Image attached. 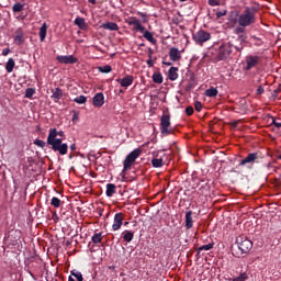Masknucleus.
Segmentation results:
<instances>
[{
	"label": "nucleus",
	"mask_w": 281,
	"mask_h": 281,
	"mask_svg": "<svg viewBox=\"0 0 281 281\" xmlns=\"http://www.w3.org/2000/svg\"><path fill=\"white\" fill-rule=\"evenodd\" d=\"M256 14H258V9L247 7L240 14L235 13V18L231 15V23H237L241 27H250V25L256 24Z\"/></svg>",
	"instance_id": "obj_1"
},
{
	"label": "nucleus",
	"mask_w": 281,
	"mask_h": 281,
	"mask_svg": "<svg viewBox=\"0 0 281 281\" xmlns=\"http://www.w3.org/2000/svg\"><path fill=\"white\" fill-rule=\"evenodd\" d=\"M47 144L50 146L54 153H59V155H67L69 150V145L63 143V138H56V134H50L47 136Z\"/></svg>",
	"instance_id": "obj_2"
},
{
	"label": "nucleus",
	"mask_w": 281,
	"mask_h": 281,
	"mask_svg": "<svg viewBox=\"0 0 281 281\" xmlns=\"http://www.w3.org/2000/svg\"><path fill=\"white\" fill-rule=\"evenodd\" d=\"M232 47H234V44L231 43H223L220 46H214L213 54L216 60H227V57L232 56Z\"/></svg>",
	"instance_id": "obj_3"
},
{
	"label": "nucleus",
	"mask_w": 281,
	"mask_h": 281,
	"mask_svg": "<svg viewBox=\"0 0 281 281\" xmlns=\"http://www.w3.org/2000/svg\"><path fill=\"white\" fill-rule=\"evenodd\" d=\"M236 244L240 252H236V256H243V254H249L254 248V243L250 241L247 236H238L236 238Z\"/></svg>",
	"instance_id": "obj_4"
},
{
	"label": "nucleus",
	"mask_w": 281,
	"mask_h": 281,
	"mask_svg": "<svg viewBox=\"0 0 281 281\" xmlns=\"http://www.w3.org/2000/svg\"><path fill=\"white\" fill-rule=\"evenodd\" d=\"M245 27L247 26H237L235 29V34H237V43L239 44H234V49H236V52H241L243 49H245V41H247V35H245Z\"/></svg>",
	"instance_id": "obj_5"
},
{
	"label": "nucleus",
	"mask_w": 281,
	"mask_h": 281,
	"mask_svg": "<svg viewBox=\"0 0 281 281\" xmlns=\"http://www.w3.org/2000/svg\"><path fill=\"white\" fill-rule=\"evenodd\" d=\"M160 133L165 137L168 135H172L175 133V128L170 127V114H164L160 119Z\"/></svg>",
	"instance_id": "obj_6"
},
{
	"label": "nucleus",
	"mask_w": 281,
	"mask_h": 281,
	"mask_svg": "<svg viewBox=\"0 0 281 281\" xmlns=\"http://www.w3.org/2000/svg\"><path fill=\"white\" fill-rule=\"evenodd\" d=\"M142 155V149L140 148H136L133 151H131L125 160L123 161V172H126V170H128L131 168V166H133V164H135V160Z\"/></svg>",
	"instance_id": "obj_7"
},
{
	"label": "nucleus",
	"mask_w": 281,
	"mask_h": 281,
	"mask_svg": "<svg viewBox=\"0 0 281 281\" xmlns=\"http://www.w3.org/2000/svg\"><path fill=\"white\" fill-rule=\"evenodd\" d=\"M192 38L196 45H203V43H207L212 38V34L207 31L200 30L193 33Z\"/></svg>",
	"instance_id": "obj_8"
},
{
	"label": "nucleus",
	"mask_w": 281,
	"mask_h": 281,
	"mask_svg": "<svg viewBox=\"0 0 281 281\" xmlns=\"http://www.w3.org/2000/svg\"><path fill=\"white\" fill-rule=\"evenodd\" d=\"M166 150L159 151L156 158L151 159L153 168H161L164 164L168 160V156L165 154Z\"/></svg>",
	"instance_id": "obj_9"
},
{
	"label": "nucleus",
	"mask_w": 281,
	"mask_h": 281,
	"mask_svg": "<svg viewBox=\"0 0 281 281\" xmlns=\"http://www.w3.org/2000/svg\"><path fill=\"white\" fill-rule=\"evenodd\" d=\"M258 65H260V56H246V71H251V69H254V67H258Z\"/></svg>",
	"instance_id": "obj_10"
},
{
	"label": "nucleus",
	"mask_w": 281,
	"mask_h": 281,
	"mask_svg": "<svg viewBox=\"0 0 281 281\" xmlns=\"http://www.w3.org/2000/svg\"><path fill=\"white\" fill-rule=\"evenodd\" d=\"M56 60L63 65H76V63H78V58L74 55H59L56 57Z\"/></svg>",
	"instance_id": "obj_11"
},
{
	"label": "nucleus",
	"mask_w": 281,
	"mask_h": 281,
	"mask_svg": "<svg viewBox=\"0 0 281 281\" xmlns=\"http://www.w3.org/2000/svg\"><path fill=\"white\" fill-rule=\"evenodd\" d=\"M258 161V153L248 154L243 160H240L239 166H254Z\"/></svg>",
	"instance_id": "obj_12"
},
{
	"label": "nucleus",
	"mask_w": 281,
	"mask_h": 281,
	"mask_svg": "<svg viewBox=\"0 0 281 281\" xmlns=\"http://www.w3.org/2000/svg\"><path fill=\"white\" fill-rule=\"evenodd\" d=\"M13 41L15 45H23V43H25V33L22 27L15 30Z\"/></svg>",
	"instance_id": "obj_13"
},
{
	"label": "nucleus",
	"mask_w": 281,
	"mask_h": 281,
	"mask_svg": "<svg viewBox=\"0 0 281 281\" xmlns=\"http://www.w3.org/2000/svg\"><path fill=\"white\" fill-rule=\"evenodd\" d=\"M124 223V213H116L114 215V222L112 225L113 232H117L120 227H122V224Z\"/></svg>",
	"instance_id": "obj_14"
},
{
	"label": "nucleus",
	"mask_w": 281,
	"mask_h": 281,
	"mask_svg": "<svg viewBox=\"0 0 281 281\" xmlns=\"http://www.w3.org/2000/svg\"><path fill=\"white\" fill-rule=\"evenodd\" d=\"M169 58L173 63H177V60H181V52L177 47H171L169 49Z\"/></svg>",
	"instance_id": "obj_15"
},
{
	"label": "nucleus",
	"mask_w": 281,
	"mask_h": 281,
	"mask_svg": "<svg viewBox=\"0 0 281 281\" xmlns=\"http://www.w3.org/2000/svg\"><path fill=\"white\" fill-rule=\"evenodd\" d=\"M93 105L97 108L104 106V93L98 92L92 99Z\"/></svg>",
	"instance_id": "obj_16"
},
{
	"label": "nucleus",
	"mask_w": 281,
	"mask_h": 281,
	"mask_svg": "<svg viewBox=\"0 0 281 281\" xmlns=\"http://www.w3.org/2000/svg\"><path fill=\"white\" fill-rule=\"evenodd\" d=\"M116 82H119L121 87L128 89V87L133 85V76L127 75L123 79H116Z\"/></svg>",
	"instance_id": "obj_17"
},
{
	"label": "nucleus",
	"mask_w": 281,
	"mask_h": 281,
	"mask_svg": "<svg viewBox=\"0 0 281 281\" xmlns=\"http://www.w3.org/2000/svg\"><path fill=\"white\" fill-rule=\"evenodd\" d=\"M194 226V220H192V211L186 212L184 227L186 229H192Z\"/></svg>",
	"instance_id": "obj_18"
},
{
	"label": "nucleus",
	"mask_w": 281,
	"mask_h": 281,
	"mask_svg": "<svg viewBox=\"0 0 281 281\" xmlns=\"http://www.w3.org/2000/svg\"><path fill=\"white\" fill-rule=\"evenodd\" d=\"M52 94V100H54V102H58L60 100H63V89L60 88H54L50 90Z\"/></svg>",
	"instance_id": "obj_19"
},
{
	"label": "nucleus",
	"mask_w": 281,
	"mask_h": 281,
	"mask_svg": "<svg viewBox=\"0 0 281 281\" xmlns=\"http://www.w3.org/2000/svg\"><path fill=\"white\" fill-rule=\"evenodd\" d=\"M179 68L172 66L169 68V71H168V78L169 80H171V82H175V80H177V78H179Z\"/></svg>",
	"instance_id": "obj_20"
},
{
	"label": "nucleus",
	"mask_w": 281,
	"mask_h": 281,
	"mask_svg": "<svg viewBox=\"0 0 281 281\" xmlns=\"http://www.w3.org/2000/svg\"><path fill=\"white\" fill-rule=\"evenodd\" d=\"M122 238L124 240V243H132L133 238H135V233H133V231H124L122 233Z\"/></svg>",
	"instance_id": "obj_21"
},
{
	"label": "nucleus",
	"mask_w": 281,
	"mask_h": 281,
	"mask_svg": "<svg viewBox=\"0 0 281 281\" xmlns=\"http://www.w3.org/2000/svg\"><path fill=\"white\" fill-rule=\"evenodd\" d=\"M103 30H110L111 32H117L120 30V26H117V23L115 22H106L102 24Z\"/></svg>",
	"instance_id": "obj_22"
},
{
	"label": "nucleus",
	"mask_w": 281,
	"mask_h": 281,
	"mask_svg": "<svg viewBox=\"0 0 281 281\" xmlns=\"http://www.w3.org/2000/svg\"><path fill=\"white\" fill-rule=\"evenodd\" d=\"M45 38H47V23H43L40 27V41L41 43L45 42Z\"/></svg>",
	"instance_id": "obj_23"
},
{
	"label": "nucleus",
	"mask_w": 281,
	"mask_h": 281,
	"mask_svg": "<svg viewBox=\"0 0 281 281\" xmlns=\"http://www.w3.org/2000/svg\"><path fill=\"white\" fill-rule=\"evenodd\" d=\"M144 38H146V41H148L149 43H151V45H157V41L155 40V37L153 36V33L150 31H146V29L144 30V32H142Z\"/></svg>",
	"instance_id": "obj_24"
},
{
	"label": "nucleus",
	"mask_w": 281,
	"mask_h": 281,
	"mask_svg": "<svg viewBox=\"0 0 281 281\" xmlns=\"http://www.w3.org/2000/svg\"><path fill=\"white\" fill-rule=\"evenodd\" d=\"M130 25H134V30L136 32H144V30H146V27H144V25H142V22H139V20H132L130 21Z\"/></svg>",
	"instance_id": "obj_25"
},
{
	"label": "nucleus",
	"mask_w": 281,
	"mask_h": 281,
	"mask_svg": "<svg viewBox=\"0 0 281 281\" xmlns=\"http://www.w3.org/2000/svg\"><path fill=\"white\" fill-rule=\"evenodd\" d=\"M16 63L14 61L13 58H9V60L5 64V69L8 74H12L14 71Z\"/></svg>",
	"instance_id": "obj_26"
},
{
	"label": "nucleus",
	"mask_w": 281,
	"mask_h": 281,
	"mask_svg": "<svg viewBox=\"0 0 281 281\" xmlns=\"http://www.w3.org/2000/svg\"><path fill=\"white\" fill-rule=\"evenodd\" d=\"M115 192H117L115 184L108 183L106 191H105L106 196L111 198V196H113V194H115Z\"/></svg>",
	"instance_id": "obj_27"
},
{
	"label": "nucleus",
	"mask_w": 281,
	"mask_h": 281,
	"mask_svg": "<svg viewBox=\"0 0 281 281\" xmlns=\"http://www.w3.org/2000/svg\"><path fill=\"white\" fill-rule=\"evenodd\" d=\"M75 25H78L80 30H86L87 29V23L85 22L83 18H76L75 19Z\"/></svg>",
	"instance_id": "obj_28"
},
{
	"label": "nucleus",
	"mask_w": 281,
	"mask_h": 281,
	"mask_svg": "<svg viewBox=\"0 0 281 281\" xmlns=\"http://www.w3.org/2000/svg\"><path fill=\"white\" fill-rule=\"evenodd\" d=\"M151 78L156 85H161L164 82V75H161V72H154Z\"/></svg>",
	"instance_id": "obj_29"
},
{
	"label": "nucleus",
	"mask_w": 281,
	"mask_h": 281,
	"mask_svg": "<svg viewBox=\"0 0 281 281\" xmlns=\"http://www.w3.org/2000/svg\"><path fill=\"white\" fill-rule=\"evenodd\" d=\"M207 98H216L218 95V90L216 88H210L205 91Z\"/></svg>",
	"instance_id": "obj_30"
},
{
	"label": "nucleus",
	"mask_w": 281,
	"mask_h": 281,
	"mask_svg": "<svg viewBox=\"0 0 281 281\" xmlns=\"http://www.w3.org/2000/svg\"><path fill=\"white\" fill-rule=\"evenodd\" d=\"M54 134H55V139H58V136L65 137V132L58 131L56 128H50L48 135H54Z\"/></svg>",
	"instance_id": "obj_31"
},
{
	"label": "nucleus",
	"mask_w": 281,
	"mask_h": 281,
	"mask_svg": "<svg viewBox=\"0 0 281 281\" xmlns=\"http://www.w3.org/2000/svg\"><path fill=\"white\" fill-rule=\"evenodd\" d=\"M50 205L53 207H60V205H63V201H60V199H58L57 196H53L50 200Z\"/></svg>",
	"instance_id": "obj_32"
},
{
	"label": "nucleus",
	"mask_w": 281,
	"mask_h": 281,
	"mask_svg": "<svg viewBox=\"0 0 281 281\" xmlns=\"http://www.w3.org/2000/svg\"><path fill=\"white\" fill-rule=\"evenodd\" d=\"M92 243L94 245H98L100 243H102V233H95L92 238H91Z\"/></svg>",
	"instance_id": "obj_33"
},
{
	"label": "nucleus",
	"mask_w": 281,
	"mask_h": 281,
	"mask_svg": "<svg viewBox=\"0 0 281 281\" xmlns=\"http://www.w3.org/2000/svg\"><path fill=\"white\" fill-rule=\"evenodd\" d=\"M247 280H249V274H247V272H243L238 277L232 279V281H247Z\"/></svg>",
	"instance_id": "obj_34"
},
{
	"label": "nucleus",
	"mask_w": 281,
	"mask_h": 281,
	"mask_svg": "<svg viewBox=\"0 0 281 281\" xmlns=\"http://www.w3.org/2000/svg\"><path fill=\"white\" fill-rule=\"evenodd\" d=\"M211 249H214V243H210V244L200 246L199 252L200 251H210Z\"/></svg>",
	"instance_id": "obj_35"
},
{
	"label": "nucleus",
	"mask_w": 281,
	"mask_h": 281,
	"mask_svg": "<svg viewBox=\"0 0 281 281\" xmlns=\"http://www.w3.org/2000/svg\"><path fill=\"white\" fill-rule=\"evenodd\" d=\"M70 274L74 276V278H76L77 281H83L85 280V278L82 277V272H80L78 270L70 271Z\"/></svg>",
	"instance_id": "obj_36"
},
{
	"label": "nucleus",
	"mask_w": 281,
	"mask_h": 281,
	"mask_svg": "<svg viewBox=\"0 0 281 281\" xmlns=\"http://www.w3.org/2000/svg\"><path fill=\"white\" fill-rule=\"evenodd\" d=\"M251 41H254V45L256 46V47H262V38H260V37H258V36H256V35H252L251 36Z\"/></svg>",
	"instance_id": "obj_37"
},
{
	"label": "nucleus",
	"mask_w": 281,
	"mask_h": 281,
	"mask_svg": "<svg viewBox=\"0 0 281 281\" xmlns=\"http://www.w3.org/2000/svg\"><path fill=\"white\" fill-rule=\"evenodd\" d=\"M23 8H25V4L16 2L13 4L12 10L13 12H23Z\"/></svg>",
	"instance_id": "obj_38"
},
{
	"label": "nucleus",
	"mask_w": 281,
	"mask_h": 281,
	"mask_svg": "<svg viewBox=\"0 0 281 281\" xmlns=\"http://www.w3.org/2000/svg\"><path fill=\"white\" fill-rule=\"evenodd\" d=\"M99 71L101 74H111V71H113V68H111V66H109V65L100 66Z\"/></svg>",
	"instance_id": "obj_39"
},
{
	"label": "nucleus",
	"mask_w": 281,
	"mask_h": 281,
	"mask_svg": "<svg viewBox=\"0 0 281 281\" xmlns=\"http://www.w3.org/2000/svg\"><path fill=\"white\" fill-rule=\"evenodd\" d=\"M34 93H36V89L27 88L25 91V98H27L29 100H32V98L34 97Z\"/></svg>",
	"instance_id": "obj_40"
},
{
	"label": "nucleus",
	"mask_w": 281,
	"mask_h": 281,
	"mask_svg": "<svg viewBox=\"0 0 281 281\" xmlns=\"http://www.w3.org/2000/svg\"><path fill=\"white\" fill-rule=\"evenodd\" d=\"M74 102H76L77 104H85V102H87V97L85 95L76 97L74 99Z\"/></svg>",
	"instance_id": "obj_41"
},
{
	"label": "nucleus",
	"mask_w": 281,
	"mask_h": 281,
	"mask_svg": "<svg viewBox=\"0 0 281 281\" xmlns=\"http://www.w3.org/2000/svg\"><path fill=\"white\" fill-rule=\"evenodd\" d=\"M34 144H35V146H38L40 148H45V146H47V143H45V140H41V139H35Z\"/></svg>",
	"instance_id": "obj_42"
},
{
	"label": "nucleus",
	"mask_w": 281,
	"mask_h": 281,
	"mask_svg": "<svg viewBox=\"0 0 281 281\" xmlns=\"http://www.w3.org/2000/svg\"><path fill=\"white\" fill-rule=\"evenodd\" d=\"M194 109L198 111V113H201V110L203 109V103L201 101H195Z\"/></svg>",
	"instance_id": "obj_43"
},
{
	"label": "nucleus",
	"mask_w": 281,
	"mask_h": 281,
	"mask_svg": "<svg viewBox=\"0 0 281 281\" xmlns=\"http://www.w3.org/2000/svg\"><path fill=\"white\" fill-rule=\"evenodd\" d=\"M281 89L277 88L272 92V100H278V95H280Z\"/></svg>",
	"instance_id": "obj_44"
},
{
	"label": "nucleus",
	"mask_w": 281,
	"mask_h": 281,
	"mask_svg": "<svg viewBox=\"0 0 281 281\" xmlns=\"http://www.w3.org/2000/svg\"><path fill=\"white\" fill-rule=\"evenodd\" d=\"M184 113H187V115H193L194 108H192V105L187 106Z\"/></svg>",
	"instance_id": "obj_45"
},
{
	"label": "nucleus",
	"mask_w": 281,
	"mask_h": 281,
	"mask_svg": "<svg viewBox=\"0 0 281 281\" xmlns=\"http://www.w3.org/2000/svg\"><path fill=\"white\" fill-rule=\"evenodd\" d=\"M209 5H212V7L221 5V2L218 0H209Z\"/></svg>",
	"instance_id": "obj_46"
},
{
	"label": "nucleus",
	"mask_w": 281,
	"mask_h": 281,
	"mask_svg": "<svg viewBox=\"0 0 281 281\" xmlns=\"http://www.w3.org/2000/svg\"><path fill=\"white\" fill-rule=\"evenodd\" d=\"M225 14H227L226 10L220 11V12L216 13V18L221 19V16H225Z\"/></svg>",
	"instance_id": "obj_47"
},
{
	"label": "nucleus",
	"mask_w": 281,
	"mask_h": 281,
	"mask_svg": "<svg viewBox=\"0 0 281 281\" xmlns=\"http://www.w3.org/2000/svg\"><path fill=\"white\" fill-rule=\"evenodd\" d=\"M265 93V88L262 86H259L257 89V95H262Z\"/></svg>",
	"instance_id": "obj_48"
},
{
	"label": "nucleus",
	"mask_w": 281,
	"mask_h": 281,
	"mask_svg": "<svg viewBox=\"0 0 281 281\" xmlns=\"http://www.w3.org/2000/svg\"><path fill=\"white\" fill-rule=\"evenodd\" d=\"M272 124L276 126V128H281V122L276 121V119L272 117Z\"/></svg>",
	"instance_id": "obj_49"
},
{
	"label": "nucleus",
	"mask_w": 281,
	"mask_h": 281,
	"mask_svg": "<svg viewBox=\"0 0 281 281\" xmlns=\"http://www.w3.org/2000/svg\"><path fill=\"white\" fill-rule=\"evenodd\" d=\"M153 54H155V50L153 48H148V58H153Z\"/></svg>",
	"instance_id": "obj_50"
},
{
	"label": "nucleus",
	"mask_w": 281,
	"mask_h": 281,
	"mask_svg": "<svg viewBox=\"0 0 281 281\" xmlns=\"http://www.w3.org/2000/svg\"><path fill=\"white\" fill-rule=\"evenodd\" d=\"M8 54H10V48H4L2 50V56H8Z\"/></svg>",
	"instance_id": "obj_51"
},
{
	"label": "nucleus",
	"mask_w": 281,
	"mask_h": 281,
	"mask_svg": "<svg viewBox=\"0 0 281 281\" xmlns=\"http://www.w3.org/2000/svg\"><path fill=\"white\" fill-rule=\"evenodd\" d=\"M147 65H148V67H153L155 64L153 63V58H149L148 60H147Z\"/></svg>",
	"instance_id": "obj_52"
},
{
	"label": "nucleus",
	"mask_w": 281,
	"mask_h": 281,
	"mask_svg": "<svg viewBox=\"0 0 281 281\" xmlns=\"http://www.w3.org/2000/svg\"><path fill=\"white\" fill-rule=\"evenodd\" d=\"M162 65H166L167 67H170L172 65V63H170V61H162Z\"/></svg>",
	"instance_id": "obj_53"
},
{
	"label": "nucleus",
	"mask_w": 281,
	"mask_h": 281,
	"mask_svg": "<svg viewBox=\"0 0 281 281\" xmlns=\"http://www.w3.org/2000/svg\"><path fill=\"white\" fill-rule=\"evenodd\" d=\"M232 126H234V128H236V126H238V121H234V122L232 123Z\"/></svg>",
	"instance_id": "obj_54"
},
{
	"label": "nucleus",
	"mask_w": 281,
	"mask_h": 281,
	"mask_svg": "<svg viewBox=\"0 0 281 281\" xmlns=\"http://www.w3.org/2000/svg\"><path fill=\"white\" fill-rule=\"evenodd\" d=\"M195 258L199 260V258H201V251L199 252V248H198V252L195 255Z\"/></svg>",
	"instance_id": "obj_55"
},
{
	"label": "nucleus",
	"mask_w": 281,
	"mask_h": 281,
	"mask_svg": "<svg viewBox=\"0 0 281 281\" xmlns=\"http://www.w3.org/2000/svg\"><path fill=\"white\" fill-rule=\"evenodd\" d=\"M76 120H78V114H74L72 116V122H76Z\"/></svg>",
	"instance_id": "obj_56"
},
{
	"label": "nucleus",
	"mask_w": 281,
	"mask_h": 281,
	"mask_svg": "<svg viewBox=\"0 0 281 281\" xmlns=\"http://www.w3.org/2000/svg\"><path fill=\"white\" fill-rule=\"evenodd\" d=\"M70 150H76V144L70 145Z\"/></svg>",
	"instance_id": "obj_57"
},
{
	"label": "nucleus",
	"mask_w": 281,
	"mask_h": 281,
	"mask_svg": "<svg viewBox=\"0 0 281 281\" xmlns=\"http://www.w3.org/2000/svg\"><path fill=\"white\" fill-rule=\"evenodd\" d=\"M89 3H92V5H95V0H88Z\"/></svg>",
	"instance_id": "obj_58"
},
{
	"label": "nucleus",
	"mask_w": 281,
	"mask_h": 281,
	"mask_svg": "<svg viewBox=\"0 0 281 281\" xmlns=\"http://www.w3.org/2000/svg\"><path fill=\"white\" fill-rule=\"evenodd\" d=\"M138 47H146V44L142 43L138 45Z\"/></svg>",
	"instance_id": "obj_59"
},
{
	"label": "nucleus",
	"mask_w": 281,
	"mask_h": 281,
	"mask_svg": "<svg viewBox=\"0 0 281 281\" xmlns=\"http://www.w3.org/2000/svg\"><path fill=\"white\" fill-rule=\"evenodd\" d=\"M120 93H124V90H120Z\"/></svg>",
	"instance_id": "obj_60"
},
{
	"label": "nucleus",
	"mask_w": 281,
	"mask_h": 281,
	"mask_svg": "<svg viewBox=\"0 0 281 281\" xmlns=\"http://www.w3.org/2000/svg\"><path fill=\"white\" fill-rule=\"evenodd\" d=\"M180 1H188V0H180Z\"/></svg>",
	"instance_id": "obj_61"
}]
</instances>
